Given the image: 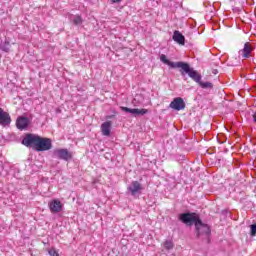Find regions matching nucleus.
<instances>
[{"label": "nucleus", "mask_w": 256, "mask_h": 256, "mask_svg": "<svg viewBox=\"0 0 256 256\" xmlns=\"http://www.w3.org/2000/svg\"><path fill=\"white\" fill-rule=\"evenodd\" d=\"M160 61L164 63V65L171 67V69H182V71L187 73L188 77L195 81V83H198L202 89H211L213 87V83L201 81L202 76L199 74V72L191 68V66L185 62H171L169 59H167L165 54L160 55Z\"/></svg>", "instance_id": "1"}, {"label": "nucleus", "mask_w": 256, "mask_h": 256, "mask_svg": "<svg viewBox=\"0 0 256 256\" xmlns=\"http://www.w3.org/2000/svg\"><path fill=\"white\" fill-rule=\"evenodd\" d=\"M179 219L184 223L185 225H195L196 227V237H201V235H208L211 234V228L207 224H203V221H201V218H199V215L197 213H182L179 216Z\"/></svg>", "instance_id": "2"}, {"label": "nucleus", "mask_w": 256, "mask_h": 256, "mask_svg": "<svg viewBox=\"0 0 256 256\" xmlns=\"http://www.w3.org/2000/svg\"><path fill=\"white\" fill-rule=\"evenodd\" d=\"M39 137V135L35 134H26L22 139V145H24L25 147H31L36 151L39 142Z\"/></svg>", "instance_id": "3"}, {"label": "nucleus", "mask_w": 256, "mask_h": 256, "mask_svg": "<svg viewBox=\"0 0 256 256\" xmlns=\"http://www.w3.org/2000/svg\"><path fill=\"white\" fill-rule=\"evenodd\" d=\"M53 149V141L51 138H44L39 136L36 151H49Z\"/></svg>", "instance_id": "4"}, {"label": "nucleus", "mask_w": 256, "mask_h": 256, "mask_svg": "<svg viewBox=\"0 0 256 256\" xmlns=\"http://www.w3.org/2000/svg\"><path fill=\"white\" fill-rule=\"evenodd\" d=\"M31 124V120L25 116H19L16 120V127L19 131H25Z\"/></svg>", "instance_id": "5"}, {"label": "nucleus", "mask_w": 256, "mask_h": 256, "mask_svg": "<svg viewBox=\"0 0 256 256\" xmlns=\"http://www.w3.org/2000/svg\"><path fill=\"white\" fill-rule=\"evenodd\" d=\"M54 155L58 159H63L64 161H69V159H72L73 157V154H71L67 149H56L54 150Z\"/></svg>", "instance_id": "6"}, {"label": "nucleus", "mask_w": 256, "mask_h": 256, "mask_svg": "<svg viewBox=\"0 0 256 256\" xmlns=\"http://www.w3.org/2000/svg\"><path fill=\"white\" fill-rule=\"evenodd\" d=\"M122 111H125V113H131L132 115H135V117L137 116H143V115H147V113H149V110L143 108V109H139V108H127V107H121Z\"/></svg>", "instance_id": "7"}, {"label": "nucleus", "mask_w": 256, "mask_h": 256, "mask_svg": "<svg viewBox=\"0 0 256 256\" xmlns=\"http://www.w3.org/2000/svg\"><path fill=\"white\" fill-rule=\"evenodd\" d=\"M49 209L51 213H61L63 211V204L59 199H54L49 202Z\"/></svg>", "instance_id": "8"}, {"label": "nucleus", "mask_w": 256, "mask_h": 256, "mask_svg": "<svg viewBox=\"0 0 256 256\" xmlns=\"http://www.w3.org/2000/svg\"><path fill=\"white\" fill-rule=\"evenodd\" d=\"M170 107L175 111H183L185 109V101H183V98L177 97L170 103Z\"/></svg>", "instance_id": "9"}, {"label": "nucleus", "mask_w": 256, "mask_h": 256, "mask_svg": "<svg viewBox=\"0 0 256 256\" xmlns=\"http://www.w3.org/2000/svg\"><path fill=\"white\" fill-rule=\"evenodd\" d=\"M0 125L9 127L11 125V115L0 108Z\"/></svg>", "instance_id": "10"}, {"label": "nucleus", "mask_w": 256, "mask_h": 256, "mask_svg": "<svg viewBox=\"0 0 256 256\" xmlns=\"http://www.w3.org/2000/svg\"><path fill=\"white\" fill-rule=\"evenodd\" d=\"M128 191H130L131 195H135L136 193H141V191H143V186L139 181H133L128 187Z\"/></svg>", "instance_id": "11"}, {"label": "nucleus", "mask_w": 256, "mask_h": 256, "mask_svg": "<svg viewBox=\"0 0 256 256\" xmlns=\"http://www.w3.org/2000/svg\"><path fill=\"white\" fill-rule=\"evenodd\" d=\"M172 39L175 41V43H178V45H185V36H183V34L177 30L174 31Z\"/></svg>", "instance_id": "12"}, {"label": "nucleus", "mask_w": 256, "mask_h": 256, "mask_svg": "<svg viewBox=\"0 0 256 256\" xmlns=\"http://www.w3.org/2000/svg\"><path fill=\"white\" fill-rule=\"evenodd\" d=\"M252 51H253V48H251V46H249V44L246 43L244 45V48L240 50V55H242L244 59H249Z\"/></svg>", "instance_id": "13"}, {"label": "nucleus", "mask_w": 256, "mask_h": 256, "mask_svg": "<svg viewBox=\"0 0 256 256\" xmlns=\"http://www.w3.org/2000/svg\"><path fill=\"white\" fill-rule=\"evenodd\" d=\"M101 131L102 135H104L105 137H109L111 135V122H104L101 125Z\"/></svg>", "instance_id": "14"}, {"label": "nucleus", "mask_w": 256, "mask_h": 256, "mask_svg": "<svg viewBox=\"0 0 256 256\" xmlns=\"http://www.w3.org/2000/svg\"><path fill=\"white\" fill-rule=\"evenodd\" d=\"M69 19L72 21V23H74V25H81V23H83V18H81L79 15H71Z\"/></svg>", "instance_id": "15"}, {"label": "nucleus", "mask_w": 256, "mask_h": 256, "mask_svg": "<svg viewBox=\"0 0 256 256\" xmlns=\"http://www.w3.org/2000/svg\"><path fill=\"white\" fill-rule=\"evenodd\" d=\"M173 247H175V245L173 244V241L171 240L164 241V248H166L168 251L173 249Z\"/></svg>", "instance_id": "16"}, {"label": "nucleus", "mask_w": 256, "mask_h": 256, "mask_svg": "<svg viewBox=\"0 0 256 256\" xmlns=\"http://www.w3.org/2000/svg\"><path fill=\"white\" fill-rule=\"evenodd\" d=\"M2 51H5L6 53L9 51V42H5L4 44H1Z\"/></svg>", "instance_id": "17"}, {"label": "nucleus", "mask_w": 256, "mask_h": 256, "mask_svg": "<svg viewBox=\"0 0 256 256\" xmlns=\"http://www.w3.org/2000/svg\"><path fill=\"white\" fill-rule=\"evenodd\" d=\"M49 255L50 256H59V252H57L56 249L54 248H51L49 251H48Z\"/></svg>", "instance_id": "18"}, {"label": "nucleus", "mask_w": 256, "mask_h": 256, "mask_svg": "<svg viewBox=\"0 0 256 256\" xmlns=\"http://www.w3.org/2000/svg\"><path fill=\"white\" fill-rule=\"evenodd\" d=\"M251 235L252 237H255L256 235V224L251 225Z\"/></svg>", "instance_id": "19"}, {"label": "nucleus", "mask_w": 256, "mask_h": 256, "mask_svg": "<svg viewBox=\"0 0 256 256\" xmlns=\"http://www.w3.org/2000/svg\"><path fill=\"white\" fill-rule=\"evenodd\" d=\"M112 3H121V0H111Z\"/></svg>", "instance_id": "20"}, {"label": "nucleus", "mask_w": 256, "mask_h": 256, "mask_svg": "<svg viewBox=\"0 0 256 256\" xmlns=\"http://www.w3.org/2000/svg\"><path fill=\"white\" fill-rule=\"evenodd\" d=\"M254 123H256V112L253 114Z\"/></svg>", "instance_id": "21"}]
</instances>
